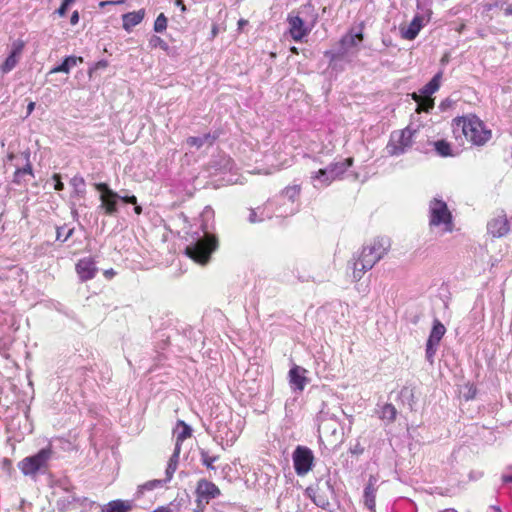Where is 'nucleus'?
Segmentation results:
<instances>
[{"instance_id":"obj_1","label":"nucleus","mask_w":512,"mask_h":512,"mask_svg":"<svg viewBox=\"0 0 512 512\" xmlns=\"http://www.w3.org/2000/svg\"><path fill=\"white\" fill-rule=\"evenodd\" d=\"M451 129L456 140H465L475 146L485 145L492 137V131L475 114L453 118Z\"/></svg>"},{"instance_id":"obj_2","label":"nucleus","mask_w":512,"mask_h":512,"mask_svg":"<svg viewBox=\"0 0 512 512\" xmlns=\"http://www.w3.org/2000/svg\"><path fill=\"white\" fill-rule=\"evenodd\" d=\"M391 249V240L388 237H376L365 244L353 264V277L361 279L363 274L372 269Z\"/></svg>"},{"instance_id":"obj_3","label":"nucleus","mask_w":512,"mask_h":512,"mask_svg":"<svg viewBox=\"0 0 512 512\" xmlns=\"http://www.w3.org/2000/svg\"><path fill=\"white\" fill-rule=\"evenodd\" d=\"M218 247V239L214 234L206 233L203 238L185 248V254L194 262L205 265L209 262L211 254Z\"/></svg>"},{"instance_id":"obj_4","label":"nucleus","mask_w":512,"mask_h":512,"mask_svg":"<svg viewBox=\"0 0 512 512\" xmlns=\"http://www.w3.org/2000/svg\"><path fill=\"white\" fill-rule=\"evenodd\" d=\"M440 225L444 226V232H452L454 229L453 216L444 200L433 198L429 202V226Z\"/></svg>"},{"instance_id":"obj_5","label":"nucleus","mask_w":512,"mask_h":512,"mask_svg":"<svg viewBox=\"0 0 512 512\" xmlns=\"http://www.w3.org/2000/svg\"><path fill=\"white\" fill-rule=\"evenodd\" d=\"M52 445L39 450L35 455L25 457L18 463V468L25 476H35L41 469L48 466L52 457Z\"/></svg>"},{"instance_id":"obj_6","label":"nucleus","mask_w":512,"mask_h":512,"mask_svg":"<svg viewBox=\"0 0 512 512\" xmlns=\"http://www.w3.org/2000/svg\"><path fill=\"white\" fill-rule=\"evenodd\" d=\"M415 133L416 130L409 126L402 130L392 132L386 147L389 155L398 156L403 154L412 146Z\"/></svg>"},{"instance_id":"obj_7","label":"nucleus","mask_w":512,"mask_h":512,"mask_svg":"<svg viewBox=\"0 0 512 512\" xmlns=\"http://www.w3.org/2000/svg\"><path fill=\"white\" fill-rule=\"evenodd\" d=\"M353 158L349 157L343 161L331 163L327 168L319 169L312 176L313 179L321 181L324 185L328 186L333 181L340 179L348 168L353 165Z\"/></svg>"},{"instance_id":"obj_8","label":"nucleus","mask_w":512,"mask_h":512,"mask_svg":"<svg viewBox=\"0 0 512 512\" xmlns=\"http://www.w3.org/2000/svg\"><path fill=\"white\" fill-rule=\"evenodd\" d=\"M314 455L312 451L305 446H297L293 452V464L297 475H306L313 466Z\"/></svg>"},{"instance_id":"obj_9","label":"nucleus","mask_w":512,"mask_h":512,"mask_svg":"<svg viewBox=\"0 0 512 512\" xmlns=\"http://www.w3.org/2000/svg\"><path fill=\"white\" fill-rule=\"evenodd\" d=\"M221 494L219 487L213 482L202 478L198 480L197 486L195 489L196 495V503H199V506L202 502L208 504L210 500L218 497Z\"/></svg>"},{"instance_id":"obj_10","label":"nucleus","mask_w":512,"mask_h":512,"mask_svg":"<svg viewBox=\"0 0 512 512\" xmlns=\"http://www.w3.org/2000/svg\"><path fill=\"white\" fill-rule=\"evenodd\" d=\"M26 42L22 39H17L11 44V50L5 61L0 65V70L3 74L12 71L19 63L23 51L25 49Z\"/></svg>"},{"instance_id":"obj_11","label":"nucleus","mask_w":512,"mask_h":512,"mask_svg":"<svg viewBox=\"0 0 512 512\" xmlns=\"http://www.w3.org/2000/svg\"><path fill=\"white\" fill-rule=\"evenodd\" d=\"M95 188L101 193L100 199L105 209V214L114 215L117 213V199L119 195L111 190L106 183H97Z\"/></svg>"},{"instance_id":"obj_12","label":"nucleus","mask_w":512,"mask_h":512,"mask_svg":"<svg viewBox=\"0 0 512 512\" xmlns=\"http://www.w3.org/2000/svg\"><path fill=\"white\" fill-rule=\"evenodd\" d=\"M75 271L82 282H86L88 280L93 279L97 272L98 268L96 267V262L92 257H84L77 261L75 264Z\"/></svg>"},{"instance_id":"obj_13","label":"nucleus","mask_w":512,"mask_h":512,"mask_svg":"<svg viewBox=\"0 0 512 512\" xmlns=\"http://www.w3.org/2000/svg\"><path fill=\"white\" fill-rule=\"evenodd\" d=\"M424 25V16L416 15L407 26H400L401 37L405 40H414Z\"/></svg>"},{"instance_id":"obj_14","label":"nucleus","mask_w":512,"mask_h":512,"mask_svg":"<svg viewBox=\"0 0 512 512\" xmlns=\"http://www.w3.org/2000/svg\"><path fill=\"white\" fill-rule=\"evenodd\" d=\"M289 33L296 42L301 41L308 35L309 29L305 26L304 21L299 16H288Z\"/></svg>"},{"instance_id":"obj_15","label":"nucleus","mask_w":512,"mask_h":512,"mask_svg":"<svg viewBox=\"0 0 512 512\" xmlns=\"http://www.w3.org/2000/svg\"><path fill=\"white\" fill-rule=\"evenodd\" d=\"M446 332L445 326L438 320L435 319L433 322V327L430 332L428 341H427V348L426 352H432L437 348L439 345V342L443 338L444 334Z\"/></svg>"},{"instance_id":"obj_16","label":"nucleus","mask_w":512,"mask_h":512,"mask_svg":"<svg viewBox=\"0 0 512 512\" xmlns=\"http://www.w3.org/2000/svg\"><path fill=\"white\" fill-rule=\"evenodd\" d=\"M328 489L329 487L322 488L319 485H317L315 487L308 488L307 492L315 505L322 509H327L330 505V500L326 493Z\"/></svg>"},{"instance_id":"obj_17","label":"nucleus","mask_w":512,"mask_h":512,"mask_svg":"<svg viewBox=\"0 0 512 512\" xmlns=\"http://www.w3.org/2000/svg\"><path fill=\"white\" fill-rule=\"evenodd\" d=\"M377 478L370 475L364 490V504L371 511L375 512L376 507Z\"/></svg>"},{"instance_id":"obj_18","label":"nucleus","mask_w":512,"mask_h":512,"mask_svg":"<svg viewBox=\"0 0 512 512\" xmlns=\"http://www.w3.org/2000/svg\"><path fill=\"white\" fill-rule=\"evenodd\" d=\"M306 369L294 365L290 371H289V378H290V384L295 387V389L299 391H303L305 388V385L308 381L306 377Z\"/></svg>"},{"instance_id":"obj_19","label":"nucleus","mask_w":512,"mask_h":512,"mask_svg":"<svg viewBox=\"0 0 512 512\" xmlns=\"http://www.w3.org/2000/svg\"><path fill=\"white\" fill-rule=\"evenodd\" d=\"M134 507L132 500L116 499L103 505L99 512H130Z\"/></svg>"},{"instance_id":"obj_20","label":"nucleus","mask_w":512,"mask_h":512,"mask_svg":"<svg viewBox=\"0 0 512 512\" xmlns=\"http://www.w3.org/2000/svg\"><path fill=\"white\" fill-rule=\"evenodd\" d=\"M488 231L493 237H502L509 232V223L505 217H497L488 223Z\"/></svg>"},{"instance_id":"obj_21","label":"nucleus","mask_w":512,"mask_h":512,"mask_svg":"<svg viewBox=\"0 0 512 512\" xmlns=\"http://www.w3.org/2000/svg\"><path fill=\"white\" fill-rule=\"evenodd\" d=\"M84 62L83 57L81 56H67L63 62L52 68L49 72V74H56V73H66L68 74L70 72V69L77 64H82Z\"/></svg>"},{"instance_id":"obj_22","label":"nucleus","mask_w":512,"mask_h":512,"mask_svg":"<svg viewBox=\"0 0 512 512\" xmlns=\"http://www.w3.org/2000/svg\"><path fill=\"white\" fill-rule=\"evenodd\" d=\"M144 16L145 12L143 9L124 14L122 16L123 28L129 32L134 26L142 22Z\"/></svg>"},{"instance_id":"obj_23","label":"nucleus","mask_w":512,"mask_h":512,"mask_svg":"<svg viewBox=\"0 0 512 512\" xmlns=\"http://www.w3.org/2000/svg\"><path fill=\"white\" fill-rule=\"evenodd\" d=\"M442 76V71L434 75V77L426 85L423 86V88L420 90V93L424 96L431 97V95L439 89Z\"/></svg>"},{"instance_id":"obj_24","label":"nucleus","mask_w":512,"mask_h":512,"mask_svg":"<svg viewBox=\"0 0 512 512\" xmlns=\"http://www.w3.org/2000/svg\"><path fill=\"white\" fill-rule=\"evenodd\" d=\"M177 426L181 427V430L176 432V454L179 453L181 443L191 437L192 432L191 428L182 420L178 421Z\"/></svg>"},{"instance_id":"obj_25","label":"nucleus","mask_w":512,"mask_h":512,"mask_svg":"<svg viewBox=\"0 0 512 512\" xmlns=\"http://www.w3.org/2000/svg\"><path fill=\"white\" fill-rule=\"evenodd\" d=\"M30 175V176H33V169H32V165L30 163V160H29V153H26V164L24 167L22 168H17L14 172V176H13V182L16 183V184H21L23 182V176L24 175Z\"/></svg>"},{"instance_id":"obj_26","label":"nucleus","mask_w":512,"mask_h":512,"mask_svg":"<svg viewBox=\"0 0 512 512\" xmlns=\"http://www.w3.org/2000/svg\"><path fill=\"white\" fill-rule=\"evenodd\" d=\"M216 139L217 136H211L210 133H207L203 137L190 136L186 139V143L190 147L201 148L205 142L208 141L212 145Z\"/></svg>"},{"instance_id":"obj_27","label":"nucleus","mask_w":512,"mask_h":512,"mask_svg":"<svg viewBox=\"0 0 512 512\" xmlns=\"http://www.w3.org/2000/svg\"><path fill=\"white\" fill-rule=\"evenodd\" d=\"M396 416H397V410L393 404L386 403L381 408V414H380L381 419L387 420L389 423H392L395 421Z\"/></svg>"},{"instance_id":"obj_28","label":"nucleus","mask_w":512,"mask_h":512,"mask_svg":"<svg viewBox=\"0 0 512 512\" xmlns=\"http://www.w3.org/2000/svg\"><path fill=\"white\" fill-rule=\"evenodd\" d=\"M200 457L202 464L209 470H216L214 467V462L219 460L218 455H210L208 451L201 450L200 451Z\"/></svg>"},{"instance_id":"obj_29","label":"nucleus","mask_w":512,"mask_h":512,"mask_svg":"<svg viewBox=\"0 0 512 512\" xmlns=\"http://www.w3.org/2000/svg\"><path fill=\"white\" fill-rule=\"evenodd\" d=\"M435 150L437 153L443 157L451 156V146L450 144L445 140H438L434 143Z\"/></svg>"},{"instance_id":"obj_30","label":"nucleus","mask_w":512,"mask_h":512,"mask_svg":"<svg viewBox=\"0 0 512 512\" xmlns=\"http://www.w3.org/2000/svg\"><path fill=\"white\" fill-rule=\"evenodd\" d=\"M363 41V34L362 32L356 33V34H348L342 37L341 44L349 46H356L359 42Z\"/></svg>"},{"instance_id":"obj_31","label":"nucleus","mask_w":512,"mask_h":512,"mask_svg":"<svg viewBox=\"0 0 512 512\" xmlns=\"http://www.w3.org/2000/svg\"><path fill=\"white\" fill-rule=\"evenodd\" d=\"M434 107V100L431 97L424 96L422 101L417 104V112H429Z\"/></svg>"},{"instance_id":"obj_32","label":"nucleus","mask_w":512,"mask_h":512,"mask_svg":"<svg viewBox=\"0 0 512 512\" xmlns=\"http://www.w3.org/2000/svg\"><path fill=\"white\" fill-rule=\"evenodd\" d=\"M167 23H168L167 17L163 13H160L154 22V31L155 32L165 31L167 28Z\"/></svg>"},{"instance_id":"obj_33","label":"nucleus","mask_w":512,"mask_h":512,"mask_svg":"<svg viewBox=\"0 0 512 512\" xmlns=\"http://www.w3.org/2000/svg\"><path fill=\"white\" fill-rule=\"evenodd\" d=\"M149 45L151 48H161L164 51H167L169 46L167 42H165L161 37L153 35L149 40Z\"/></svg>"},{"instance_id":"obj_34","label":"nucleus","mask_w":512,"mask_h":512,"mask_svg":"<svg viewBox=\"0 0 512 512\" xmlns=\"http://www.w3.org/2000/svg\"><path fill=\"white\" fill-rule=\"evenodd\" d=\"M109 66V63L107 60H99L97 61L96 63L93 64V66H91L89 69H88V76L90 78H92L93 74L97 71V70H100V69H105Z\"/></svg>"},{"instance_id":"obj_35","label":"nucleus","mask_w":512,"mask_h":512,"mask_svg":"<svg viewBox=\"0 0 512 512\" xmlns=\"http://www.w3.org/2000/svg\"><path fill=\"white\" fill-rule=\"evenodd\" d=\"M161 484H162L161 480H150V481H147L146 483H144V484L139 486V492H142L144 490H146V491L153 490V489L159 487Z\"/></svg>"},{"instance_id":"obj_36","label":"nucleus","mask_w":512,"mask_h":512,"mask_svg":"<svg viewBox=\"0 0 512 512\" xmlns=\"http://www.w3.org/2000/svg\"><path fill=\"white\" fill-rule=\"evenodd\" d=\"M76 0H61V5L60 7L56 10V13L60 16V17H63L66 15L67 13V9L69 7V5H71L72 3H74Z\"/></svg>"},{"instance_id":"obj_37","label":"nucleus","mask_w":512,"mask_h":512,"mask_svg":"<svg viewBox=\"0 0 512 512\" xmlns=\"http://www.w3.org/2000/svg\"><path fill=\"white\" fill-rule=\"evenodd\" d=\"M504 3H506V0H497L494 3H485L483 5V12L488 14L494 8H497L499 6H503Z\"/></svg>"},{"instance_id":"obj_38","label":"nucleus","mask_w":512,"mask_h":512,"mask_svg":"<svg viewBox=\"0 0 512 512\" xmlns=\"http://www.w3.org/2000/svg\"><path fill=\"white\" fill-rule=\"evenodd\" d=\"M63 229H64L63 227L57 228V240H62V242H65L68 240V238L71 237L74 230L68 229V231L64 234Z\"/></svg>"},{"instance_id":"obj_39","label":"nucleus","mask_w":512,"mask_h":512,"mask_svg":"<svg viewBox=\"0 0 512 512\" xmlns=\"http://www.w3.org/2000/svg\"><path fill=\"white\" fill-rule=\"evenodd\" d=\"M52 179L55 181L54 189L56 191H62L64 189V184L61 181V176L58 173L53 174Z\"/></svg>"},{"instance_id":"obj_40","label":"nucleus","mask_w":512,"mask_h":512,"mask_svg":"<svg viewBox=\"0 0 512 512\" xmlns=\"http://www.w3.org/2000/svg\"><path fill=\"white\" fill-rule=\"evenodd\" d=\"M118 198H120L124 203L132 204V205L137 204V197L135 195L121 196V197L119 196Z\"/></svg>"},{"instance_id":"obj_41","label":"nucleus","mask_w":512,"mask_h":512,"mask_svg":"<svg viewBox=\"0 0 512 512\" xmlns=\"http://www.w3.org/2000/svg\"><path fill=\"white\" fill-rule=\"evenodd\" d=\"M501 7L503 8L504 15L506 17L512 16V3H508V0H506V3H504Z\"/></svg>"},{"instance_id":"obj_42","label":"nucleus","mask_w":512,"mask_h":512,"mask_svg":"<svg viewBox=\"0 0 512 512\" xmlns=\"http://www.w3.org/2000/svg\"><path fill=\"white\" fill-rule=\"evenodd\" d=\"M103 275L106 279L110 280L116 275V271L113 268H109L103 271Z\"/></svg>"},{"instance_id":"obj_43","label":"nucleus","mask_w":512,"mask_h":512,"mask_svg":"<svg viewBox=\"0 0 512 512\" xmlns=\"http://www.w3.org/2000/svg\"><path fill=\"white\" fill-rule=\"evenodd\" d=\"M79 22V13L78 11H74L70 17L71 25H76Z\"/></svg>"},{"instance_id":"obj_44","label":"nucleus","mask_w":512,"mask_h":512,"mask_svg":"<svg viewBox=\"0 0 512 512\" xmlns=\"http://www.w3.org/2000/svg\"><path fill=\"white\" fill-rule=\"evenodd\" d=\"M122 3H124V0H119V1H102V2H100V6L104 7L106 5H115V4H122Z\"/></svg>"},{"instance_id":"obj_45","label":"nucleus","mask_w":512,"mask_h":512,"mask_svg":"<svg viewBox=\"0 0 512 512\" xmlns=\"http://www.w3.org/2000/svg\"><path fill=\"white\" fill-rule=\"evenodd\" d=\"M175 5L178 6L180 9H181V12H186L187 11V8L183 2V0H176L175 1Z\"/></svg>"},{"instance_id":"obj_46","label":"nucleus","mask_w":512,"mask_h":512,"mask_svg":"<svg viewBox=\"0 0 512 512\" xmlns=\"http://www.w3.org/2000/svg\"><path fill=\"white\" fill-rule=\"evenodd\" d=\"M424 98V95L423 94H417V93H413L412 94V99L418 104L422 101V99Z\"/></svg>"},{"instance_id":"obj_47","label":"nucleus","mask_w":512,"mask_h":512,"mask_svg":"<svg viewBox=\"0 0 512 512\" xmlns=\"http://www.w3.org/2000/svg\"><path fill=\"white\" fill-rule=\"evenodd\" d=\"M175 471V466H172V463H169L168 465V468H167V475H168V480L172 477V474L174 473Z\"/></svg>"},{"instance_id":"obj_48","label":"nucleus","mask_w":512,"mask_h":512,"mask_svg":"<svg viewBox=\"0 0 512 512\" xmlns=\"http://www.w3.org/2000/svg\"><path fill=\"white\" fill-rule=\"evenodd\" d=\"M475 394H476V389L473 386H470L469 387V395L466 396V399L469 400V399L474 398Z\"/></svg>"},{"instance_id":"obj_49","label":"nucleus","mask_w":512,"mask_h":512,"mask_svg":"<svg viewBox=\"0 0 512 512\" xmlns=\"http://www.w3.org/2000/svg\"><path fill=\"white\" fill-rule=\"evenodd\" d=\"M35 108V102L30 101L27 105V115H30Z\"/></svg>"},{"instance_id":"obj_50","label":"nucleus","mask_w":512,"mask_h":512,"mask_svg":"<svg viewBox=\"0 0 512 512\" xmlns=\"http://www.w3.org/2000/svg\"><path fill=\"white\" fill-rule=\"evenodd\" d=\"M206 505L207 504H205L204 502H202L200 506H199V503H196L197 507L194 512H204Z\"/></svg>"},{"instance_id":"obj_51","label":"nucleus","mask_w":512,"mask_h":512,"mask_svg":"<svg viewBox=\"0 0 512 512\" xmlns=\"http://www.w3.org/2000/svg\"><path fill=\"white\" fill-rule=\"evenodd\" d=\"M290 191H294L295 194H298L299 191H300V187L299 186H294V187L287 188V192H290Z\"/></svg>"},{"instance_id":"obj_52","label":"nucleus","mask_w":512,"mask_h":512,"mask_svg":"<svg viewBox=\"0 0 512 512\" xmlns=\"http://www.w3.org/2000/svg\"><path fill=\"white\" fill-rule=\"evenodd\" d=\"M134 212L137 215H140L142 213V207L140 205H134Z\"/></svg>"},{"instance_id":"obj_53","label":"nucleus","mask_w":512,"mask_h":512,"mask_svg":"<svg viewBox=\"0 0 512 512\" xmlns=\"http://www.w3.org/2000/svg\"><path fill=\"white\" fill-rule=\"evenodd\" d=\"M249 219H250L251 223H255L256 222V213H255V211H253V210L251 211Z\"/></svg>"},{"instance_id":"obj_54","label":"nucleus","mask_w":512,"mask_h":512,"mask_svg":"<svg viewBox=\"0 0 512 512\" xmlns=\"http://www.w3.org/2000/svg\"><path fill=\"white\" fill-rule=\"evenodd\" d=\"M490 512H502L498 506H491Z\"/></svg>"},{"instance_id":"obj_55","label":"nucleus","mask_w":512,"mask_h":512,"mask_svg":"<svg viewBox=\"0 0 512 512\" xmlns=\"http://www.w3.org/2000/svg\"><path fill=\"white\" fill-rule=\"evenodd\" d=\"M503 481L512 483V474L509 476H503Z\"/></svg>"},{"instance_id":"obj_56","label":"nucleus","mask_w":512,"mask_h":512,"mask_svg":"<svg viewBox=\"0 0 512 512\" xmlns=\"http://www.w3.org/2000/svg\"><path fill=\"white\" fill-rule=\"evenodd\" d=\"M290 51H291V53H293V54H295V55H298V54H299L298 48H297V47H295V46H292V47L290 48Z\"/></svg>"},{"instance_id":"obj_57","label":"nucleus","mask_w":512,"mask_h":512,"mask_svg":"<svg viewBox=\"0 0 512 512\" xmlns=\"http://www.w3.org/2000/svg\"><path fill=\"white\" fill-rule=\"evenodd\" d=\"M218 33V28L216 25L213 26L212 28V37H215Z\"/></svg>"},{"instance_id":"obj_58","label":"nucleus","mask_w":512,"mask_h":512,"mask_svg":"<svg viewBox=\"0 0 512 512\" xmlns=\"http://www.w3.org/2000/svg\"><path fill=\"white\" fill-rule=\"evenodd\" d=\"M14 158H15V154L14 153H9L7 155V159L10 160V161H12Z\"/></svg>"},{"instance_id":"obj_59","label":"nucleus","mask_w":512,"mask_h":512,"mask_svg":"<svg viewBox=\"0 0 512 512\" xmlns=\"http://www.w3.org/2000/svg\"><path fill=\"white\" fill-rule=\"evenodd\" d=\"M246 23H247V21H246V20H240V21L238 22L239 26H242V25H244V24H246Z\"/></svg>"}]
</instances>
